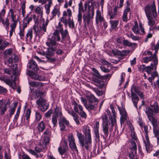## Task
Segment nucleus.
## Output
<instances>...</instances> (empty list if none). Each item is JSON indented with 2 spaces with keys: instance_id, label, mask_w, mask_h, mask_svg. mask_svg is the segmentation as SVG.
I'll use <instances>...</instances> for the list:
<instances>
[{
  "instance_id": "f257e3e1",
  "label": "nucleus",
  "mask_w": 159,
  "mask_h": 159,
  "mask_svg": "<svg viewBox=\"0 0 159 159\" xmlns=\"http://www.w3.org/2000/svg\"><path fill=\"white\" fill-rule=\"evenodd\" d=\"M82 131L87 138L85 141V139L83 134L79 132L77 133V136L79 139L80 144L83 148H85L87 150H89L91 146L92 139L91 130L89 127L85 126L83 127Z\"/></svg>"
},
{
  "instance_id": "f03ea898",
  "label": "nucleus",
  "mask_w": 159,
  "mask_h": 159,
  "mask_svg": "<svg viewBox=\"0 0 159 159\" xmlns=\"http://www.w3.org/2000/svg\"><path fill=\"white\" fill-rule=\"evenodd\" d=\"M35 15H31L29 18L23 19L24 22H26L27 24H29L30 22L32 20L33 18L34 21V25L33 26L34 33L35 35V39L40 38V24L39 23V16L38 15L37 17Z\"/></svg>"
},
{
  "instance_id": "7ed1b4c3",
  "label": "nucleus",
  "mask_w": 159,
  "mask_h": 159,
  "mask_svg": "<svg viewBox=\"0 0 159 159\" xmlns=\"http://www.w3.org/2000/svg\"><path fill=\"white\" fill-rule=\"evenodd\" d=\"M151 108L147 107L145 112L149 121L157 120L153 117V113H157L159 112V107L157 102H155L153 105H151Z\"/></svg>"
},
{
  "instance_id": "20e7f679",
  "label": "nucleus",
  "mask_w": 159,
  "mask_h": 159,
  "mask_svg": "<svg viewBox=\"0 0 159 159\" xmlns=\"http://www.w3.org/2000/svg\"><path fill=\"white\" fill-rule=\"evenodd\" d=\"M46 86L43 83H40V97H43L46 93ZM49 106V104L46 100L40 97V111H46Z\"/></svg>"
},
{
  "instance_id": "39448f33",
  "label": "nucleus",
  "mask_w": 159,
  "mask_h": 159,
  "mask_svg": "<svg viewBox=\"0 0 159 159\" xmlns=\"http://www.w3.org/2000/svg\"><path fill=\"white\" fill-rule=\"evenodd\" d=\"M94 15V7L92 6L91 8L89 9L87 13L84 14L83 15V22L84 23V26L86 27L87 25H88L91 22V20L93 17Z\"/></svg>"
},
{
  "instance_id": "423d86ee",
  "label": "nucleus",
  "mask_w": 159,
  "mask_h": 159,
  "mask_svg": "<svg viewBox=\"0 0 159 159\" xmlns=\"http://www.w3.org/2000/svg\"><path fill=\"white\" fill-rule=\"evenodd\" d=\"M60 39L59 30H56L53 32V35L49 36L48 42L46 43L47 45L49 46L50 45L51 46H55L56 44V42L59 41Z\"/></svg>"
},
{
  "instance_id": "0eeeda50",
  "label": "nucleus",
  "mask_w": 159,
  "mask_h": 159,
  "mask_svg": "<svg viewBox=\"0 0 159 159\" xmlns=\"http://www.w3.org/2000/svg\"><path fill=\"white\" fill-rule=\"evenodd\" d=\"M139 88L136 86L133 85L131 89V96L132 102L134 106L137 108V104L139 100V98L137 95L135 93H138L139 92Z\"/></svg>"
},
{
  "instance_id": "6e6552de",
  "label": "nucleus",
  "mask_w": 159,
  "mask_h": 159,
  "mask_svg": "<svg viewBox=\"0 0 159 159\" xmlns=\"http://www.w3.org/2000/svg\"><path fill=\"white\" fill-rule=\"evenodd\" d=\"M144 8L147 17L152 16V15L154 18L157 16V14L154 4L152 3L151 5L148 4Z\"/></svg>"
},
{
  "instance_id": "1a4fd4ad",
  "label": "nucleus",
  "mask_w": 159,
  "mask_h": 159,
  "mask_svg": "<svg viewBox=\"0 0 159 159\" xmlns=\"http://www.w3.org/2000/svg\"><path fill=\"white\" fill-rule=\"evenodd\" d=\"M110 107L112 111V114H110V111L108 109L107 110L106 112L109 115V118L111 120V127L109 129V132H111V133L112 131L113 127L114 126H115L116 124V113L115 111V109L113 107L112 105H110Z\"/></svg>"
},
{
  "instance_id": "9d476101",
  "label": "nucleus",
  "mask_w": 159,
  "mask_h": 159,
  "mask_svg": "<svg viewBox=\"0 0 159 159\" xmlns=\"http://www.w3.org/2000/svg\"><path fill=\"white\" fill-rule=\"evenodd\" d=\"M48 48H44V49L42 50V52H40V54L43 55H46V57L49 59L50 58L47 56H52L54 54V52L55 51V48L54 47H51V46L50 45V46L48 45Z\"/></svg>"
},
{
  "instance_id": "9b49d317",
  "label": "nucleus",
  "mask_w": 159,
  "mask_h": 159,
  "mask_svg": "<svg viewBox=\"0 0 159 159\" xmlns=\"http://www.w3.org/2000/svg\"><path fill=\"white\" fill-rule=\"evenodd\" d=\"M132 30L134 33L137 34H141L145 33L144 29L142 27V24H139V29L137 22H135L134 25L132 27Z\"/></svg>"
},
{
  "instance_id": "f8f14e48",
  "label": "nucleus",
  "mask_w": 159,
  "mask_h": 159,
  "mask_svg": "<svg viewBox=\"0 0 159 159\" xmlns=\"http://www.w3.org/2000/svg\"><path fill=\"white\" fill-rule=\"evenodd\" d=\"M144 131L146 133L145 140H144L146 150L147 152H150V145L149 138L148 135V128L147 125H144L143 126Z\"/></svg>"
},
{
  "instance_id": "ddd939ff",
  "label": "nucleus",
  "mask_w": 159,
  "mask_h": 159,
  "mask_svg": "<svg viewBox=\"0 0 159 159\" xmlns=\"http://www.w3.org/2000/svg\"><path fill=\"white\" fill-rule=\"evenodd\" d=\"M84 105L86 109L91 113L93 111H95L97 108V105L96 103H89V102L87 101L86 103H84Z\"/></svg>"
},
{
  "instance_id": "4468645a",
  "label": "nucleus",
  "mask_w": 159,
  "mask_h": 159,
  "mask_svg": "<svg viewBox=\"0 0 159 159\" xmlns=\"http://www.w3.org/2000/svg\"><path fill=\"white\" fill-rule=\"evenodd\" d=\"M153 126V132L155 137L157 139L159 137V123L157 120L150 121Z\"/></svg>"
},
{
  "instance_id": "2eb2a0df",
  "label": "nucleus",
  "mask_w": 159,
  "mask_h": 159,
  "mask_svg": "<svg viewBox=\"0 0 159 159\" xmlns=\"http://www.w3.org/2000/svg\"><path fill=\"white\" fill-rule=\"evenodd\" d=\"M63 142V144L61 145L58 148V151L61 155H62L66 152L68 148L67 142L66 141L64 140Z\"/></svg>"
},
{
  "instance_id": "dca6fc26",
  "label": "nucleus",
  "mask_w": 159,
  "mask_h": 159,
  "mask_svg": "<svg viewBox=\"0 0 159 159\" xmlns=\"http://www.w3.org/2000/svg\"><path fill=\"white\" fill-rule=\"evenodd\" d=\"M27 67L34 71H37L39 70L37 63L33 59H32L27 64Z\"/></svg>"
},
{
  "instance_id": "f3484780",
  "label": "nucleus",
  "mask_w": 159,
  "mask_h": 159,
  "mask_svg": "<svg viewBox=\"0 0 159 159\" xmlns=\"http://www.w3.org/2000/svg\"><path fill=\"white\" fill-rule=\"evenodd\" d=\"M68 141L69 143L70 148L72 150L78 151V149L75 143V139L72 135L69 137Z\"/></svg>"
},
{
  "instance_id": "a211bd4d",
  "label": "nucleus",
  "mask_w": 159,
  "mask_h": 159,
  "mask_svg": "<svg viewBox=\"0 0 159 159\" xmlns=\"http://www.w3.org/2000/svg\"><path fill=\"white\" fill-rule=\"evenodd\" d=\"M118 7H116L114 9L113 11L109 10L108 12V15L109 16V18L111 19L116 18L117 13V9Z\"/></svg>"
},
{
  "instance_id": "6ab92c4d",
  "label": "nucleus",
  "mask_w": 159,
  "mask_h": 159,
  "mask_svg": "<svg viewBox=\"0 0 159 159\" xmlns=\"http://www.w3.org/2000/svg\"><path fill=\"white\" fill-rule=\"evenodd\" d=\"M67 112L69 114L73 116L74 120L77 124L79 125L80 123L79 120L78 115L72 109L71 110H68Z\"/></svg>"
},
{
  "instance_id": "aec40b11",
  "label": "nucleus",
  "mask_w": 159,
  "mask_h": 159,
  "mask_svg": "<svg viewBox=\"0 0 159 159\" xmlns=\"http://www.w3.org/2000/svg\"><path fill=\"white\" fill-rule=\"evenodd\" d=\"M72 104L74 106L73 108L75 112L77 113H79L80 111H82L83 107L82 106L78 104L75 101H74L73 102Z\"/></svg>"
},
{
  "instance_id": "412c9836",
  "label": "nucleus",
  "mask_w": 159,
  "mask_h": 159,
  "mask_svg": "<svg viewBox=\"0 0 159 159\" xmlns=\"http://www.w3.org/2000/svg\"><path fill=\"white\" fill-rule=\"evenodd\" d=\"M18 57L16 54H13L11 57L8 58L7 61L9 64H12L13 62H16L18 60Z\"/></svg>"
},
{
  "instance_id": "4be33fe9",
  "label": "nucleus",
  "mask_w": 159,
  "mask_h": 159,
  "mask_svg": "<svg viewBox=\"0 0 159 159\" xmlns=\"http://www.w3.org/2000/svg\"><path fill=\"white\" fill-rule=\"evenodd\" d=\"M2 80L4 81L6 84L9 85L10 87L13 89H15L16 88V84L15 82H13L12 81H11L10 80L8 79H4L3 78Z\"/></svg>"
},
{
  "instance_id": "5701e85b",
  "label": "nucleus",
  "mask_w": 159,
  "mask_h": 159,
  "mask_svg": "<svg viewBox=\"0 0 159 159\" xmlns=\"http://www.w3.org/2000/svg\"><path fill=\"white\" fill-rule=\"evenodd\" d=\"M130 8L129 7H127L124 10L123 15L122 16V19L123 21L126 22L128 20L127 13L129 11Z\"/></svg>"
},
{
  "instance_id": "b1692460",
  "label": "nucleus",
  "mask_w": 159,
  "mask_h": 159,
  "mask_svg": "<svg viewBox=\"0 0 159 159\" xmlns=\"http://www.w3.org/2000/svg\"><path fill=\"white\" fill-rule=\"evenodd\" d=\"M87 102H89V103H96L97 102V99L93 95H90L88 96L87 97Z\"/></svg>"
},
{
  "instance_id": "393cba45",
  "label": "nucleus",
  "mask_w": 159,
  "mask_h": 159,
  "mask_svg": "<svg viewBox=\"0 0 159 159\" xmlns=\"http://www.w3.org/2000/svg\"><path fill=\"white\" fill-rule=\"evenodd\" d=\"M1 22H2V25L4 26L6 30L7 31H8L9 30V20L8 18H6L5 21H4V19L3 18L1 20V21H0V23Z\"/></svg>"
},
{
  "instance_id": "a878e982",
  "label": "nucleus",
  "mask_w": 159,
  "mask_h": 159,
  "mask_svg": "<svg viewBox=\"0 0 159 159\" xmlns=\"http://www.w3.org/2000/svg\"><path fill=\"white\" fill-rule=\"evenodd\" d=\"M34 98L35 99L38 98L36 101V104L38 106V107H39L40 106V89L36 90Z\"/></svg>"
},
{
  "instance_id": "bb28decb",
  "label": "nucleus",
  "mask_w": 159,
  "mask_h": 159,
  "mask_svg": "<svg viewBox=\"0 0 159 159\" xmlns=\"http://www.w3.org/2000/svg\"><path fill=\"white\" fill-rule=\"evenodd\" d=\"M103 20L104 19L101 16L100 11H97L96 12V23L97 24L99 21L100 22H102V21H103Z\"/></svg>"
},
{
  "instance_id": "cd10ccee",
  "label": "nucleus",
  "mask_w": 159,
  "mask_h": 159,
  "mask_svg": "<svg viewBox=\"0 0 159 159\" xmlns=\"http://www.w3.org/2000/svg\"><path fill=\"white\" fill-rule=\"evenodd\" d=\"M109 124L102 125V131L106 137H107L109 134Z\"/></svg>"
},
{
  "instance_id": "c85d7f7f",
  "label": "nucleus",
  "mask_w": 159,
  "mask_h": 159,
  "mask_svg": "<svg viewBox=\"0 0 159 159\" xmlns=\"http://www.w3.org/2000/svg\"><path fill=\"white\" fill-rule=\"evenodd\" d=\"M148 61H149L153 60V64L155 65H157L158 63V60L156 57V53H155L153 55H150L149 57H148Z\"/></svg>"
},
{
  "instance_id": "c756f323",
  "label": "nucleus",
  "mask_w": 159,
  "mask_h": 159,
  "mask_svg": "<svg viewBox=\"0 0 159 159\" xmlns=\"http://www.w3.org/2000/svg\"><path fill=\"white\" fill-rule=\"evenodd\" d=\"M33 37V30L32 29L28 30L26 34V40H28L29 38V40H31Z\"/></svg>"
},
{
  "instance_id": "7c9ffc66",
  "label": "nucleus",
  "mask_w": 159,
  "mask_h": 159,
  "mask_svg": "<svg viewBox=\"0 0 159 159\" xmlns=\"http://www.w3.org/2000/svg\"><path fill=\"white\" fill-rule=\"evenodd\" d=\"M130 143L132 146L131 148H130L131 151H134L135 154L136 155L137 153V145L135 142L133 140H132L130 142Z\"/></svg>"
},
{
  "instance_id": "2f4dec72",
  "label": "nucleus",
  "mask_w": 159,
  "mask_h": 159,
  "mask_svg": "<svg viewBox=\"0 0 159 159\" xmlns=\"http://www.w3.org/2000/svg\"><path fill=\"white\" fill-rule=\"evenodd\" d=\"M41 20V23L42 24V29L43 31L46 32V26L48 25V21L47 20H45L44 19H42Z\"/></svg>"
},
{
  "instance_id": "473e14b6",
  "label": "nucleus",
  "mask_w": 159,
  "mask_h": 159,
  "mask_svg": "<svg viewBox=\"0 0 159 159\" xmlns=\"http://www.w3.org/2000/svg\"><path fill=\"white\" fill-rule=\"evenodd\" d=\"M60 33L62 35V39H64L68 35V32L67 30H63V29L59 30V33Z\"/></svg>"
},
{
  "instance_id": "72a5a7b5",
  "label": "nucleus",
  "mask_w": 159,
  "mask_h": 159,
  "mask_svg": "<svg viewBox=\"0 0 159 159\" xmlns=\"http://www.w3.org/2000/svg\"><path fill=\"white\" fill-rule=\"evenodd\" d=\"M11 64V65L8 64V66L9 67L10 70L12 71L13 72V74L15 75L16 72V70H17V65L16 64Z\"/></svg>"
},
{
  "instance_id": "f704fd0d",
  "label": "nucleus",
  "mask_w": 159,
  "mask_h": 159,
  "mask_svg": "<svg viewBox=\"0 0 159 159\" xmlns=\"http://www.w3.org/2000/svg\"><path fill=\"white\" fill-rule=\"evenodd\" d=\"M102 125H110V123L109 122V121L108 120V118L106 114H103V115L102 116Z\"/></svg>"
},
{
  "instance_id": "c9c22d12",
  "label": "nucleus",
  "mask_w": 159,
  "mask_h": 159,
  "mask_svg": "<svg viewBox=\"0 0 159 159\" xmlns=\"http://www.w3.org/2000/svg\"><path fill=\"white\" fill-rule=\"evenodd\" d=\"M148 20V25L151 28L155 24V21L152 16L147 17Z\"/></svg>"
},
{
  "instance_id": "e433bc0d",
  "label": "nucleus",
  "mask_w": 159,
  "mask_h": 159,
  "mask_svg": "<svg viewBox=\"0 0 159 159\" xmlns=\"http://www.w3.org/2000/svg\"><path fill=\"white\" fill-rule=\"evenodd\" d=\"M123 44L126 46L130 47L132 46L133 44L134 46L137 45L136 43H132L127 40L125 39L123 41Z\"/></svg>"
},
{
  "instance_id": "4c0bfd02",
  "label": "nucleus",
  "mask_w": 159,
  "mask_h": 159,
  "mask_svg": "<svg viewBox=\"0 0 159 159\" xmlns=\"http://www.w3.org/2000/svg\"><path fill=\"white\" fill-rule=\"evenodd\" d=\"M110 22L112 29H115L119 23L117 20H111Z\"/></svg>"
},
{
  "instance_id": "58836bf2",
  "label": "nucleus",
  "mask_w": 159,
  "mask_h": 159,
  "mask_svg": "<svg viewBox=\"0 0 159 159\" xmlns=\"http://www.w3.org/2000/svg\"><path fill=\"white\" fill-rule=\"evenodd\" d=\"M54 115H53L55 116L58 117L59 116H62V113L60 111L59 108L56 107L54 110Z\"/></svg>"
},
{
  "instance_id": "ea45409f",
  "label": "nucleus",
  "mask_w": 159,
  "mask_h": 159,
  "mask_svg": "<svg viewBox=\"0 0 159 159\" xmlns=\"http://www.w3.org/2000/svg\"><path fill=\"white\" fill-rule=\"evenodd\" d=\"M43 141V142L41 146L43 148H45L47 144L48 143L49 139L48 137L47 136H44Z\"/></svg>"
},
{
  "instance_id": "a19ab883",
  "label": "nucleus",
  "mask_w": 159,
  "mask_h": 159,
  "mask_svg": "<svg viewBox=\"0 0 159 159\" xmlns=\"http://www.w3.org/2000/svg\"><path fill=\"white\" fill-rule=\"evenodd\" d=\"M58 12L59 13V9L57 8L56 7H55L54 9L51 12L52 16L51 19H53L54 17L56 16Z\"/></svg>"
},
{
  "instance_id": "79ce46f5",
  "label": "nucleus",
  "mask_w": 159,
  "mask_h": 159,
  "mask_svg": "<svg viewBox=\"0 0 159 159\" xmlns=\"http://www.w3.org/2000/svg\"><path fill=\"white\" fill-rule=\"evenodd\" d=\"M153 64H151L150 66H147L146 67V71L149 74L151 73V70L153 69Z\"/></svg>"
},
{
  "instance_id": "37998d69",
  "label": "nucleus",
  "mask_w": 159,
  "mask_h": 159,
  "mask_svg": "<svg viewBox=\"0 0 159 159\" xmlns=\"http://www.w3.org/2000/svg\"><path fill=\"white\" fill-rule=\"evenodd\" d=\"M5 7V6H4L1 11L0 12V21H1V20L3 19V17L6 14Z\"/></svg>"
},
{
  "instance_id": "c03bdc74",
  "label": "nucleus",
  "mask_w": 159,
  "mask_h": 159,
  "mask_svg": "<svg viewBox=\"0 0 159 159\" xmlns=\"http://www.w3.org/2000/svg\"><path fill=\"white\" fill-rule=\"evenodd\" d=\"M31 113V110L29 109H28L26 111V113L25 116L26 118V120L29 121L30 117V115Z\"/></svg>"
},
{
  "instance_id": "a18cd8bd",
  "label": "nucleus",
  "mask_w": 159,
  "mask_h": 159,
  "mask_svg": "<svg viewBox=\"0 0 159 159\" xmlns=\"http://www.w3.org/2000/svg\"><path fill=\"white\" fill-rule=\"evenodd\" d=\"M134 154V151H131L129 154V157L130 159H139V158L136 156L135 158Z\"/></svg>"
},
{
  "instance_id": "49530a36",
  "label": "nucleus",
  "mask_w": 159,
  "mask_h": 159,
  "mask_svg": "<svg viewBox=\"0 0 159 159\" xmlns=\"http://www.w3.org/2000/svg\"><path fill=\"white\" fill-rule=\"evenodd\" d=\"M118 109L121 115V117H127L126 112L124 109H122L119 108H118Z\"/></svg>"
},
{
  "instance_id": "de8ad7c7",
  "label": "nucleus",
  "mask_w": 159,
  "mask_h": 159,
  "mask_svg": "<svg viewBox=\"0 0 159 159\" xmlns=\"http://www.w3.org/2000/svg\"><path fill=\"white\" fill-rule=\"evenodd\" d=\"M130 52V51L129 50H125L120 51V56L121 57H124L127 56Z\"/></svg>"
},
{
  "instance_id": "09e8293b",
  "label": "nucleus",
  "mask_w": 159,
  "mask_h": 159,
  "mask_svg": "<svg viewBox=\"0 0 159 159\" xmlns=\"http://www.w3.org/2000/svg\"><path fill=\"white\" fill-rule=\"evenodd\" d=\"M27 73L29 75L31 76L32 78H34L35 79H36V78H37V75L35 74L33 75L34 73L30 70H27Z\"/></svg>"
},
{
  "instance_id": "8fccbe9b",
  "label": "nucleus",
  "mask_w": 159,
  "mask_h": 159,
  "mask_svg": "<svg viewBox=\"0 0 159 159\" xmlns=\"http://www.w3.org/2000/svg\"><path fill=\"white\" fill-rule=\"evenodd\" d=\"M52 112L53 110L52 109H50L47 112L45 113V116L47 118L50 117Z\"/></svg>"
},
{
  "instance_id": "3c124183",
  "label": "nucleus",
  "mask_w": 159,
  "mask_h": 159,
  "mask_svg": "<svg viewBox=\"0 0 159 159\" xmlns=\"http://www.w3.org/2000/svg\"><path fill=\"white\" fill-rule=\"evenodd\" d=\"M77 20L80 24H81L82 22V12H78L77 15Z\"/></svg>"
},
{
  "instance_id": "603ef678",
  "label": "nucleus",
  "mask_w": 159,
  "mask_h": 159,
  "mask_svg": "<svg viewBox=\"0 0 159 159\" xmlns=\"http://www.w3.org/2000/svg\"><path fill=\"white\" fill-rule=\"evenodd\" d=\"M78 6V12H84V9L82 2H80V3L79 4Z\"/></svg>"
},
{
  "instance_id": "864d4df0",
  "label": "nucleus",
  "mask_w": 159,
  "mask_h": 159,
  "mask_svg": "<svg viewBox=\"0 0 159 159\" xmlns=\"http://www.w3.org/2000/svg\"><path fill=\"white\" fill-rule=\"evenodd\" d=\"M7 110V107L5 105L3 107L0 108V112L1 115H3L5 113V112Z\"/></svg>"
},
{
  "instance_id": "5fc2aeb1",
  "label": "nucleus",
  "mask_w": 159,
  "mask_h": 159,
  "mask_svg": "<svg viewBox=\"0 0 159 159\" xmlns=\"http://www.w3.org/2000/svg\"><path fill=\"white\" fill-rule=\"evenodd\" d=\"M59 119L60 121L61 122L65 124L66 125H68L69 124V121L67 120L65 117H62L61 119Z\"/></svg>"
},
{
  "instance_id": "6e6d98bb",
  "label": "nucleus",
  "mask_w": 159,
  "mask_h": 159,
  "mask_svg": "<svg viewBox=\"0 0 159 159\" xmlns=\"http://www.w3.org/2000/svg\"><path fill=\"white\" fill-rule=\"evenodd\" d=\"M57 117L53 115L52 119V124L53 125V127H55L57 125Z\"/></svg>"
},
{
  "instance_id": "4d7b16f0",
  "label": "nucleus",
  "mask_w": 159,
  "mask_h": 159,
  "mask_svg": "<svg viewBox=\"0 0 159 159\" xmlns=\"http://www.w3.org/2000/svg\"><path fill=\"white\" fill-rule=\"evenodd\" d=\"M12 53V50L11 48L6 50L4 51L5 55L6 56H9L11 55Z\"/></svg>"
},
{
  "instance_id": "13d9d810",
  "label": "nucleus",
  "mask_w": 159,
  "mask_h": 159,
  "mask_svg": "<svg viewBox=\"0 0 159 159\" xmlns=\"http://www.w3.org/2000/svg\"><path fill=\"white\" fill-rule=\"evenodd\" d=\"M92 89L98 96H100L102 94V92L98 90L96 88H93Z\"/></svg>"
},
{
  "instance_id": "bf43d9fd",
  "label": "nucleus",
  "mask_w": 159,
  "mask_h": 159,
  "mask_svg": "<svg viewBox=\"0 0 159 159\" xmlns=\"http://www.w3.org/2000/svg\"><path fill=\"white\" fill-rule=\"evenodd\" d=\"M95 137L98 141H99L100 139V137L98 129H95L94 131Z\"/></svg>"
},
{
  "instance_id": "052dcab7",
  "label": "nucleus",
  "mask_w": 159,
  "mask_h": 159,
  "mask_svg": "<svg viewBox=\"0 0 159 159\" xmlns=\"http://www.w3.org/2000/svg\"><path fill=\"white\" fill-rule=\"evenodd\" d=\"M112 74H107L106 75L101 76L100 77L104 79L109 80L111 77Z\"/></svg>"
},
{
  "instance_id": "680f3d73",
  "label": "nucleus",
  "mask_w": 159,
  "mask_h": 159,
  "mask_svg": "<svg viewBox=\"0 0 159 159\" xmlns=\"http://www.w3.org/2000/svg\"><path fill=\"white\" fill-rule=\"evenodd\" d=\"M100 62L103 65H106L108 66H109L111 64V63L110 62H108L105 59H101L100 60Z\"/></svg>"
},
{
  "instance_id": "e2e57ef3",
  "label": "nucleus",
  "mask_w": 159,
  "mask_h": 159,
  "mask_svg": "<svg viewBox=\"0 0 159 159\" xmlns=\"http://www.w3.org/2000/svg\"><path fill=\"white\" fill-rule=\"evenodd\" d=\"M58 121L61 129V130H65L66 129V126L65 125V124L61 122L60 121V119L58 120Z\"/></svg>"
},
{
  "instance_id": "0e129e2a",
  "label": "nucleus",
  "mask_w": 159,
  "mask_h": 159,
  "mask_svg": "<svg viewBox=\"0 0 159 159\" xmlns=\"http://www.w3.org/2000/svg\"><path fill=\"white\" fill-rule=\"evenodd\" d=\"M81 116V117L83 118L86 119L87 117V115L83 111V110L81 111H80L79 113H78Z\"/></svg>"
},
{
  "instance_id": "69168bd1",
  "label": "nucleus",
  "mask_w": 159,
  "mask_h": 159,
  "mask_svg": "<svg viewBox=\"0 0 159 159\" xmlns=\"http://www.w3.org/2000/svg\"><path fill=\"white\" fill-rule=\"evenodd\" d=\"M68 26L69 28L72 29L74 28L75 27V24L74 21L73 19L71 20V21L68 22Z\"/></svg>"
},
{
  "instance_id": "338daca9",
  "label": "nucleus",
  "mask_w": 159,
  "mask_h": 159,
  "mask_svg": "<svg viewBox=\"0 0 159 159\" xmlns=\"http://www.w3.org/2000/svg\"><path fill=\"white\" fill-rule=\"evenodd\" d=\"M61 21L65 24L66 26H67V20L66 17H62L60 18Z\"/></svg>"
},
{
  "instance_id": "774afa93",
  "label": "nucleus",
  "mask_w": 159,
  "mask_h": 159,
  "mask_svg": "<svg viewBox=\"0 0 159 159\" xmlns=\"http://www.w3.org/2000/svg\"><path fill=\"white\" fill-rule=\"evenodd\" d=\"M130 38L134 40H138L139 38V36H134L133 34H131L129 36Z\"/></svg>"
}]
</instances>
